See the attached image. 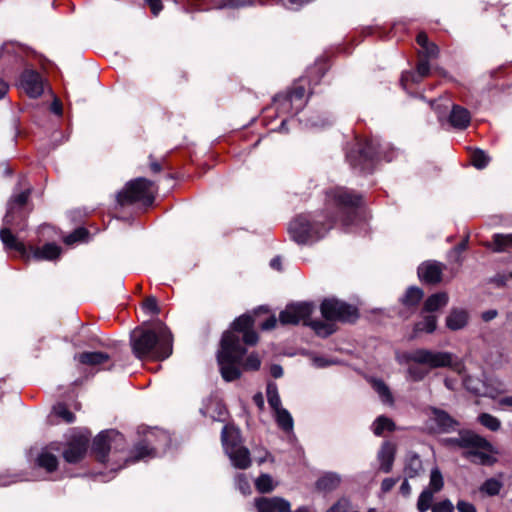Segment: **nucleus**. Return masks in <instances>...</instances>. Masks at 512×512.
<instances>
[{
	"label": "nucleus",
	"mask_w": 512,
	"mask_h": 512,
	"mask_svg": "<svg viewBox=\"0 0 512 512\" xmlns=\"http://www.w3.org/2000/svg\"><path fill=\"white\" fill-rule=\"evenodd\" d=\"M325 320H315L310 327L321 337H327L335 332V321L353 322L358 318L357 308L336 298H326L320 306Z\"/></svg>",
	"instance_id": "1"
},
{
	"label": "nucleus",
	"mask_w": 512,
	"mask_h": 512,
	"mask_svg": "<svg viewBox=\"0 0 512 512\" xmlns=\"http://www.w3.org/2000/svg\"><path fill=\"white\" fill-rule=\"evenodd\" d=\"M130 342L133 352H172L173 349V336L163 323H158L153 330H133Z\"/></svg>",
	"instance_id": "2"
},
{
	"label": "nucleus",
	"mask_w": 512,
	"mask_h": 512,
	"mask_svg": "<svg viewBox=\"0 0 512 512\" xmlns=\"http://www.w3.org/2000/svg\"><path fill=\"white\" fill-rule=\"evenodd\" d=\"M252 316L244 314L234 320L232 330L226 331L221 339L219 352H245L258 342V335L252 330Z\"/></svg>",
	"instance_id": "3"
},
{
	"label": "nucleus",
	"mask_w": 512,
	"mask_h": 512,
	"mask_svg": "<svg viewBox=\"0 0 512 512\" xmlns=\"http://www.w3.org/2000/svg\"><path fill=\"white\" fill-rule=\"evenodd\" d=\"M448 442L460 448L467 449L465 457L471 462L482 465H491L496 459L491 455L494 452L493 446L485 438L466 431L458 437L451 438Z\"/></svg>",
	"instance_id": "4"
},
{
	"label": "nucleus",
	"mask_w": 512,
	"mask_h": 512,
	"mask_svg": "<svg viewBox=\"0 0 512 512\" xmlns=\"http://www.w3.org/2000/svg\"><path fill=\"white\" fill-rule=\"evenodd\" d=\"M220 373L225 381L238 379L243 371H256L261 365L258 354H217Z\"/></svg>",
	"instance_id": "5"
},
{
	"label": "nucleus",
	"mask_w": 512,
	"mask_h": 512,
	"mask_svg": "<svg viewBox=\"0 0 512 512\" xmlns=\"http://www.w3.org/2000/svg\"><path fill=\"white\" fill-rule=\"evenodd\" d=\"M331 226L332 222L324 224L312 220L310 215H299L290 222L288 232L298 244H308L323 237Z\"/></svg>",
	"instance_id": "6"
},
{
	"label": "nucleus",
	"mask_w": 512,
	"mask_h": 512,
	"mask_svg": "<svg viewBox=\"0 0 512 512\" xmlns=\"http://www.w3.org/2000/svg\"><path fill=\"white\" fill-rule=\"evenodd\" d=\"M221 440L224 451L235 468L244 470L250 467V452L241 444L238 429L231 425H225L222 429Z\"/></svg>",
	"instance_id": "7"
},
{
	"label": "nucleus",
	"mask_w": 512,
	"mask_h": 512,
	"mask_svg": "<svg viewBox=\"0 0 512 512\" xmlns=\"http://www.w3.org/2000/svg\"><path fill=\"white\" fill-rule=\"evenodd\" d=\"M387 147L388 145H383L378 140H367L360 145L357 159L353 153H349L347 159L353 167H359L362 171H369L374 159L392 160V157L387 155Z\"/></svg>",
	"instance_id": "8"
},
{
	"label": "nucleus",
	"mask_w": 512,
	"mask_h": 512,
	"mask_svg": "<svg viewBox=\"0 0 512 512\" xmlns=\"http://www.w3.org/2000/svg\"><path fill=\"white\" fill-rule=\"evenodd\" d=\"M153 182L138 178L127 183L125 188L117 194V202L120 205L141 201L144 204H151L154 200Z\"/></svg>",
	"instance_id": "9"
},
{
	"label": "nucleus",
	"mask_w": 512,
	"mask_h": 512,
	"mask_svg": "<svg viewBox=\"0 0 512 512\" xmlns=\"http://www.w3.org/2000/svg\"><path fill=\"white\" fill-rule=\"evenodd\" d=\"M124 447V436L115 430L103 431L93 441V452L101 462H106L110 454L122 451Z\"/></svg>",
	"instance_id": "10"
},
{
	"label": "nucleus",
	"mask_w": 512,
	"mask_h": 512,
	"mask_svg": "<svg viewBox=\"0 0 512 512\" xmlns=\"http://www.w3.org/2000/svg\"><path fill=\"white\" fill-rule=\"evenodd\" d=\"M170 442L169 435L161 430L148 431L144 441L138 443L134 449V456L126 461L136 462L146 458H153L156 456V450L163 446L165 447Z\"/></svg>",
	"instance_id": "11"
},
{
	"label": "nucleus",
	"mask_w": 512,
	"mask_h": 512,
	"mask_svg": "<svg viewBox=\"0 0 512 512\" xmlns=\"http://www.w3.org/2000/svg\"><path fill=\"white\" fill-rule=\"evenodd\" d=\"M415 362L409 367L410 375L419 380L424 377L426 371L418 369V366L427 364L431 367H446L453 365L452 354H412Z\"/></svg>",
	"instance_id": "12"
},
{
	"label": "nucleus",
	"mask_w": 512,
	"mask_h": 512,
	"mask_svg": "<svg viewBox=\"0 0 512 512\" xmlns=\"http://www.w3.org/2000/svg\"><path fill=\"white\" fill-rule=\"evenodd\" d=\"M313 311V306L309 303H295L286 306V308L280 313L279 321L283 325L292 324L296 325L303 322L310 326L313 320H309V317Z\"/></svg>",
	"instance_id": "13"
},
{
	"label": "nucleus",
	"mask_w": 512,
	"mask_h": 512,
	"mask_svg": "<svg viewBox=\"0 0 512 512\" xmlns=\"http://www.w3.org/2000/svg\"><path fill=\"white\" fill-rule=\"evenodd\" d=\"M20 88L31 98H38L44 92V80L42 76L32 70L26 69L21 74Z\"/></svg>",
	"instance_id": "14"
},
{
	"label": "nucleus",
	"mask_w": 512,
	"mask_h": 512,
	"mask_svg": "<svg viewBox=\"0 0 512 512\" xmlns=\"http://www.w3.org/2000/svg\"><path fill=\"white\" fill-rule=\"evenodd\" d=\"M327 199L341 211L358 206L361 200L360 196L345 188H336L329 191L327 193Z\"/></svg>",
	"instance_id": "15"
},
{
	"label": "nucleus",
	"mask_w": 512,
	"mask_h": 512,
	"mask_svg": "<svg viewBox=\"0 0 512 512\" xmlns=\"http://www.w3.org/2000/svg\"><path fill=\"white\" fill-rule=\"evenodd\" d=\"M87 447L88 438L83 435L77 436L68 444L63 452V457L69 463H77L84 457Z\"/></svg>",
	"instance_id": "16"
},
{
	"label": "nucleus",
	"mask_w": 512,
	"mask_h": 512,
	"mask_svg": "<svg viewBox=\"0 0 512 512\" xmlns=\"http://www.w3.org/2000/svg\"><path fill=\"white\" fill-rule=\"evenodd\" d=\"M255 506L258 512H289L290 503L283 498L260 497L255 500Z\"/></svg>",
	"instance_id": "17"
},
{
	"label": "nucleus",
	"mask_w": 512,
	"mask_h": 512,
	"mask_svg": "<svg viewBox=\"0 0 512 512\" xmlns=\"http://www.w3.org/2000/svg\"><path fill=\"white\" fill-rule=\"evenodd\" d=\"M200 412L214 421H224L226 415V409L221 400L213 396L203 402Z\"/></svg>",
	"instance_id": "18"
},
{
	"label": "nucleus",
	"mask_w": 512,
	"mask_h": 512,
	"mask_svg": "<svg viewBox=\"0 0 512 512\" xmlns=\"http://www.w3.org/2000/svg\"><path fill=\"white\" fill-rule=\"evenodd\" d=\"M0 239L6 249L17 251L23 258L28 259L30 257L24 243L18 241L8 227L0 230Z\"/></svg>",
	"instance_id": "19"
},
{
	"label": "nucleus",
	"mask_w": 512,
	"mask_h": 512,
	"mask_svg": "<svg viewBox=\"0 0 512 512\" xmlns=\"http://www.w3.org/2000/svg\"><path fill=\"white\" fill-rule=\"evenodd\" d=\"M442 267L437 262H425L418 267V276L422 281L437 283L441 280Z\"/></svg>",
	"instance_id": "20"
},
{
	"label": "nucleus",
	"mask_w": 512,
	"mask_h": 512,
	"mask_svg": "<svg viewBox=\"0 0 512 512\" xmlns=\"http://www.w3.org/2000/svg\"><path fill=\"white\" fill-rule=\"evenodd\" d=\"M30 194V190L27 189L11 198L8 203L7 213L4 217V224L6 226H12L14 220V214L18 213V210L21 209L27 202Z\"/></svg>",
	"instance_id": "21"
},
{
	"label": "nucleus",
	"mask_w": 512,
	"mask_h": 512,
	"mask_svg": "<svg viewBox=\"0 0 512 512\" xmlns=\"http://www.w3.org/2000/svg\"><path fill=\"white\" fill-rule=\"evenodd\" d=\"M78 365L90 367L91 370L99 367L104 369V365L109 360V354H78L74 357Z\"/></svg>",
	"instance_id": "22"
},
{
	"label": "nucleus",
	"mask_w": 512,
	"mask_h": 512,
	"mask_svg": "<svg viewBox=\"0 0 512 512\" xmlns=\"http://www.w3.org/2000/svg\"><path fill=\"white\" fill-rule=\"evenodd\" d=\"M469 320L467 310L462 308H453L446 317V326L450 330H460L464 328Z\"/></svg>",
	"instance_id": "23"
},
{
	"label": "nucleus",
	"mask_w": 512,
	"mask_h": 512,
	"mask_svg": "<svg viewBox=\"0 0 512 512\" xmlns=\"http://www.w3.org/2000/svg\"><path fill=\"white\" fill-rule=\"evenodd\" d=\"M395 458V446L391 442H384L378 452L380 470L385 473L391 471Z\"/></svg>",
	"instance_id": "24"
},
{
	"label": "nucleus",
	"mask_w": 512,
	"mask_h": 512,
	"mask_svg": "<svg viewBox=\"0 0 512 512\" xmlns=\"http://www.w3.org/2000/svg\"><path fill=\"white\" fill-rule=\"evenodd\" d=\"M449 301V296L446 292H438L430 295L423 304L422 313L433 314L444 308Z\"/></svg>",
	"instance_id": "25"
},
{
	"label": "nucleus",
	"mask_w": 512,
	"mask_h": 512,
	"mask_svg": "<svg viewBox=\"0 0 512 512\" xmlns=\"http://www.w3.org/2000/svg\"><path fill=\"white\" fill-rule=\"evenodd\" d=\"M88 348L91 349L90 352H102V350H121L123 349V344L119 341L94 335L90 339ZM84 352L88 351L85 350Z\"/></svg>",
	"instance_id": "26"
},
{
	"label": "nucleus",
	"mask_w": 512,
	"mask_h": 512,
	"mask_svg": "<svg viewBox=\"0 0 512 512\" xmlns=\"http://www.w3.org/2000/svg\"><path fill=\"white\" fill-rule=\"evenodd\" d=\"M305 94L306 90L303 86L294 87L287 97L282 98V106L293 105L295 111L298 112L306 103ZM282 109H285V107Z\"/></svg>",
	"instance_id": "27"
},
{
	"label": "nucleus",
	"mask_w": 512,
	"mask_h": 512,
	"mask_svg": "<svg viewBox=\"0 0 512 512\" xmlns=\"http://www.w3.org/2000/svg\"><path fill=\"white\" fill-rule=\"evenodd\" d=\"M449 120L454 128L465 129L470 123L471 116L467 109L454 105Z\"/></svg>",
	"instance_id": "28"
},
{
	"label": "nucleus",
	"mask_w": 512,
	"mask_h": 512,
	"mask_svg": "<svg viewBox=\"0 0 512 512\" xmlns=\"http://www.w3.org/2000/svg\"><path fill=\"white\" fill-rule=\"evenodd\" d=\"M421 320H419L414 326V335L417 336L419 333H432L437 327V316L430 313L421 312Z\"/></svg>",
	"instance_id": "29"
},
{
	"label": "nucleus",
	"mask_w": 512,
	"mask_h": 512,
	"mask_svg": "<svg viewBox=\"0 0 512 512\" xmlns=\"http://www.w3.org/2000/svg\"><path fill=\"white\" fill-rule=\"evenodd\" d=\"M61 249L54 243L45 244L42 248H35L32 255L38 260H53L60 255Z\"/></svg>",
	"instance_id": "30"
},
{
	"label": "nucleus",
	"mask_w": 512,
	"mask_h": 512,
	"mask_svg": "<svg viewBox=\"0 0 512 512\" xmlns=\"http://www.w3.org/2000/svg\"><path fill=\"white\" fill-rule=\"evenodd\" d=\"M417 43L421 47V53L425 56L427 60L430 58H436L438 56V46L433 42H429L428 37L425 33L421 32L418 34Z\"/></svg>",
	"instance_id": "31"
},
{
	"label": "nucleus",
	"mask_w": 512,
	"mask_h": 512,
	"mask_svg": "<svg viewBox=\"0 0 512 512\" xmlns=\"http://www.w3.org/2000/svg\"><path fill=\"white\" fill-rule=\"evenodd\" d=\"M36 462L39 467L45 469L47 472H53L56 470L58 465L57 457L50 452L48 448H45L38 455Z\"/></svg>",
	"instance_id": "32"
},
{
	"label": "nucleus",
	"mask_w": 512,
	"mask_h": 512,
	"mask_svg": "<svg viewBox=\"0 0 512 512\" xmlns=\"http://www.w3.org/2000/svg\"><path fill=\"white\" fill-rule=\"evenodd\" d=\"M313 367L327 368L332 365L340 364V360L330 354H306Z\"/></svg>",
	"instance_id": "33"
},
{
	"label": "nucleus",
	"mask_w": 512,
	"mask_h": 512,
	"mask_svg": "<svg viewBox=\"0 0 512 512\" xmlns=\"http://www.w3.org/2000/svg\"><path fill=\"white\" fill-rule=\"evenodd\" d=\"M274 416L275 420L277 422V425L284 431V432H292L293 430V418L288 410L285 408H279L274 410Z\"/></svg>",
	"instance_id": "34"
},
{
	"label": "nucleus",
	"mask_w": 512,
	"mask_h": 512,
	"mask_svg": "<svg viewBox=\"0 0 512 512\" xmlns=\"http://www.w3.org/2000/svg\"><path fill=\"white\" fill-rule=\"evenodd\" d=\"M431 420L434 421L437 428L442 431H446L454 425V420L446 412L438 409L432 410Z\"/></svg>",
	"instance_id": "35"
},
{
	"label": "nucleus",
	"mask_w": 512,
	"mask_h": 512,
	"mask_svg": "<svg viewBox=\"0 0 512 512\" xmlns=\"http://www.w3.org/2000/svg\"><path fill=\"white\" fill-rule=\"evenodd\" d=\"M423 291L418 287H409L402 297V304L406 307H416L423 298Z\"/></svg>",
	"instance_id": "36"
},
{
	"label": "nucleus",
	"mask_w": 512,
	"mask_h": 512,
	"mask_svg": "<svg viewBox=\"0 0 512 512\" xmlns=\"http://www.w3.org/2000/svg\"><path fill=\"white\" fill-rule=\"evenodd\" d=\"M463 384L468 391H470L476 395H486L487 394V388H486L485 383L478 378H474L472 376H467L463 379Z\"/></svg>",
	"instance_id": "37"
},
{
	"label": "nucleus",
	"mask_w": 512,
	"mask_h": 512,
	"mask_svg": "<svg viewBox=\"0 0 512 512\" xmlns=\"http://www.w3.org/2000/svg\"><path fill=\"white\" fill-rule=\"evenodd\" d=\"M512 246V234H495L491 248L495 252L505 251L507 248Z\"/></svg>",
	"instance_id": "38"
},
{
	"label": "nucleus",
	"mask_w": 512,
	"mask_h": 512,
	"mask_svg": "<svg viewBox=\"0 0 512 512\" xmlns=\"http://www.w3.org/2000/svg\"><path fill=\"white\" fill-rule=\"evenodd\" d=\"M267 401L270 407L274 410L282 408L281 399L278 393V387L276 383L269 382L266 388Z\"/></svg>",
	"instance_id": "39"
},
{
	"label": "nucleus",
	"mask_w": 512,
	"mask_h": 512,
	"mask_svg": "<svg viewBox=\"0 0 512 512\" xmlns=\"http://www.w3.org/2000/svg\"><path fill=\"white\" fill-rule=\"evenodd\" d=\"M372 429L375 435L380 436L385 430L393 431L394 423L385 416H379L373 423Z\"/></svg>",
	"instance_id": "40"
},
{
	"label": "nucleus",
	"mask_w": 512,
	"mask_h": 512,
	"mask_svg": "<svg viewBox=\"0 0 512 512\" xmlns=\"http://www.w3.org/2000/svg\"><path fill=\"white\" fill-rule=\"evenodd\" d=\"M503 484L496 478L487 479L480 487V491L488 496H495L499 494Z\"/></svg>",
	"instance_id": "41"
},
{
	"label": "nucleus",
	"mask_w": 512,
	"mask_h": 512,
	"mask_svg": "<svg viewBox=\"0 0 512 512\" xmlns=\"http://www.w3.org/2000/svg\"><path fill=\"white\" fill-rule=\"evenodd\" d=\"M422 469V462L420 458L416 455L411 456L404 468L405 475L409 478H413L418 475L419 471Z\"/></svg>",
	"instance_id": "42"
},
{
	"label": "nucleus",
	"mask_w": 512,
	"mask_h": 512,
	"mask_svg": "<svg viewBox=\"0 0 512 512\" xmlns=\"http://www.w3.org/2000/svg\"><path fill=\"white\" fill-rule=\"evenodd\" d=\"M478 421L490 431H497L501 427V421L489 413H481L478 416Z\"/></svg>",
	"instance_id": "43"
},
{
	"label": "nucleus",
	"mask_w": 512,
	"mask_h": 512,
	"mask_svg": "<svg viewBox=\"0 0 512 512\" xmlns=\"http://www.w3.org/2000/svg\"><path fill=\"white\" fill-rule=\"evenodd\" d=\"M255 487L260 493H268L271 492L275 485L273 483V479L268 474H261L255 480Z\"/></svg>",
	"instance_id": "44"
},
{
	"label": "nucleus",
	"mask_w": 512,
	"mask_h": 512,
	"mask_svg": "<svg viewBox=\"0 0 512 512\" xmlns=\"http://www.w3.org/2000/svg\"><path fill=\"white\" fill-rule=\"evenodd\" d=\"M339 482L340 478L336 474L329 473L317 481V486L319 489L332 490L338 486Z\"/></svg>",
	"instance_id": "45"
},
{
	"label": "nucleus",
	"mask_w": 512,
	"mask_h": 512,
	"mask_svg": "<svg viewBox=\"0 0 512 512\" xmlns=\"http://www.w3.org/2000/svg\"><path fill=\"white\" fill-rule=\"evenodd\" d=\"M372 387L380 396L382 402L391 404L392 403V395L389 391V388L381 381L374 379L372 380Z\"/></svg>",
	"instance_id": "46"
},
{
	"label": "nucleus",
	"mask_w": 512,
	"mask_h": 512,
	"mask_svg": "<svg viewBox=\"0 0 512 512\" xmlns=\"http://www.w3.org/2000/svg\"><path fill=\"white\" fill-rule=\"evenodd\" d=\"M170 354H132V356L141 362L143 365L149 363H158L166 360Z\"/></svg>",
	"instance_id": "47"
},
{
	"label": "nucleus",
	"mask_w": 512,
	"mask_h": 512,
	"mask_svg": "<svg viewBox=\"0 0 512 512\" xmlns=\"http://www.w3.org/2000/svg\"><path fill=\"white\" fill-rule=\"evenodd\" d=\"M433 495L434 492L430 489H425L422 491L417 501V509L420 512H426L431 507Z\"/></svg>",
	"instance_id": "48"
},
{
	"label": "nucleus",
	"mask_w": 512,
	"mask_h": 512,
	"mask_svg": "<svg viewBox=\"0 0 512 512\" xmlns=\"http://www.w3.org/2000/svg\"><path fill=\"white\" fill-rule=\"evenodd\" d=\"M443 484V477L440 470L438 468L432 469L430 474L429 487L427 489L437 493L443 488Z\"/></svg>",
	"instance_id": "49"
},
{
	"label": "nucleus",
	"mask_w": 512,
	"mask_h": 512,
	"mask_svg": "<svg viewBox=\"0 0 512 512\" xmlns=\"http://www.w3.org/2000/svg\"><path fill=\"white\" fill-rule=\"evenodd\" d=\"M471 161H472V164L476 168L483 169L488 165L489 157L487 156V154L484 151H482L480 149H476L471 154Z\"/></svg>",
	"instance_id": "50"
},
{
	"label": "nucleus",
	"mask_w": 512,
	"mask_h": 512,
	"mask_svg": "<svg viewBox=\"0 0 512 512\" xmlns=\"http://www.w3.org/2000/svg\"><path fill=\"white\" fill-rule=\"evenodd\" d=\"M54 413L62 418L66 423H72L75 420L74 414L68 410L64 404H57L53 408Z\"/></svg>",
	"instance_id": "51"
},
{
	"label": "nucleus",
	"mask_w": 512,
	"mask_h": 512,
	"mask_svg": "<svg viewBox=\"0 0 512 512\" xmlns=\"http://www.w3.org/2000/svg\"><path fill=\"white\" fill-rule=\"evenodd\" d=\"M88 235V232L84 228H78L73 233L65 237L64 242L68 245L83 241Z\"/></svg>",
	"instance_id": "52"
},
{
	"label": "nucleus",
	"mask_w": 512,
	"mask_h": 512,
	"mask_svg": "<svg viewBox=\"0 0 512 512\" xmlns=\"http://www.w3.org/2000/svg\"><path fill=\"white\" fill-rule=\"evenodd\" d=\"M235 483L237 488L243 494H249L251 492V486L247 476L243 473H239L235 477Z\"/></svg>",
	"instance_id": "53"
},
{
	"label": "nucleus",
	"mask_w": 512,
	"mask_h": 512,
	"mask_svg": "<svg viewBox=\"0 0 512 512\" xmlns=\"http://www.w3.org/2000/svg\"><path fill=\"white\" fill-rule=\"evenodd\" d=\"M143 309L150 314H158L159 308L157 300L154 297H148L143 303Z\"/></svg>",
	"instance_id": "54"
},
{
	"label": "nucleus",
	"mask_w": 512,
	"mask_h": 512,
	"mask_svg": "<svg viewBox=\"0 0 512 512\" xmlns=\"http://www.w3.org/2000/svg\"><path fill=\"white\" fill-rule=\"evenodd\" d=\"M453 509L454 507L449 500H443L432 506V512H452Z\"/></svg>",
	"instance_id": "55"
},
{
	"label": "nucleus",
	"mask_w": 512,
	"mask_h": 512,
	"mask_svg": "<svg viewBox=\"0 0 512 512\" xmlns=\"http://www.w3.org/2000/svg\"><path fill=\"white\" fill-rule=\"evenodd\" d=\"M430 71V65L427 59L420 60L417 65V74L418 77L421 79L423 77H426L429 74Z\"/></svg>",
	"instance_id": "56"
},
{
	"label": "nucleus",
	"mask_w": 512,
	"mask_h": 512,
	"mask_svg": "<svg viewBox=\"0 0 512 512\" xmlns=\"http://www.w3.org/2000/svg\"><path fill=\"white\" fill-rule=\"evenodd\" d=\"M312 0H283V5L290 10H297Z\"/></svg>",
	"instance_id": "57"
},
{
	"label": "nucleus",
	"mask_w": 512,
	"mask_h": 512,
	"mask_svg": "<svg viewBox=\"0 0 512 512\" xmlns=\"http://www.w3.org/2000/svg\"><path fill=\"white\" fill-rule=\"evenodd\" d=\"M154 16H157L163 9L161 0H145Z\"/></svg>",
	"instance_id": "58"
},
{
	"label": "nucleus",
	"mask_w": 512,
	"mask_h": 512,
	"mask_svg": "<svg viewBox=\"0 0 512 512\" xmlns=\"http://www.w3.org/2000/svg\"><path fill=\"white\" fill-rule=\"evenodd\" d=\"M457 509L459 512H476L475 506L464 500L458 501Z\"/></svg>",
	"instance_id": "59"
},
{
	"label": "nucleus",
	"mask_w": 512,
	"mask_h": 512,
	"mask_svg": "<svg viewBox=\"0 0 512 512\" xmlns=\"http://www.w3.org/2000/svg\"><path fill=\"white\" fill-rule=\"evenodd\" d=\"M396 483H397V479H395V478H385L382 481L381 489L383 492H388L395 486Z\"/></svg>",
	"instance_id": "60"
},
{
	"label": "nucleus",
	"mask_w": 512,
	"mask_h": 512,
	"mask_svg": "<svg viewBox=\"0 0 512 512\" xmlns=\"http://www.w3.org/2000/svg\"><path fill=\"white\" fill-rule=\"evenodd\" d=\"M246 5V2L241 0H227L219 8H237Z\"/></svg>",
	"instance_id": "61"
},
{
	"label": "nucleus",
	"mask_w": 512,
	"mask_h": 512,
	"mask_svg": "<svg viewBox=\"0 0 512 512\" xmlns=\"http://www.w3.org/2000/svg\"><path fill=\"white\" fill-rule=\"evenodd\" d=\"M277 324V319L275 316H270L266 321H264L260 326L262 330H271L275 328Z\"/></svg>",
	"instance_id": "62"
},
{
	"label": "nucleus",
	"mask_w": 512,
	"mask_h": 512,
	"mask_svg": "<svg viewBox=\"0 0 512 512\" xmlns=\"http://www.w3.org/2000/svg\"><path fill=\"white\" fill-rule=\"evenodd\" d=\"M270 374L274 378H280L283 376V368L278 364H272L270 366Z\"/></svg>",
	"instance_id": "63"
},
{
	"label": "nucleus",
	"mask_w": 512,
	"mask_h": 512,
	"mask_svg": "<svg viewBox=\"0 0 512 512\" xmlns=\"http://www.w3.org/2000/svg\"><path fill=\"white\" fill-rule=\"evenodd\" d=\"M51 111L57 115L62 114V104L58 99H54L51 104Z\"/></svg>",
	"instance_id": "64"
}]
</instances>
